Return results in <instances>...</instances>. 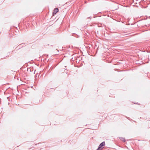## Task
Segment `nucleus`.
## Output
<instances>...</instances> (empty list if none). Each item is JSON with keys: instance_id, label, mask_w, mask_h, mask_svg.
<instances>
[{"instance_id": "nucleus-2", "label": "nucleus", "mask_w": 150, "mask_h": 150, "mask_svg": "<svg viewBox=\"0 0 150 150\" xmlns=\"http://www.w3.org/2000/svg\"><path fill=\"white\" fill-rule=\"evenodd\" d=\"M59 10L58 8H55L54 10L53 13L56 14L58 11Z\"/></svg>"}, {"instance_id": "nucleus-3", "label": "nucleus", "mask_w": 150, "mask_h": 150, "mask_svg": "<svg viewBox=\"0 0 150 150\" xmlns=\"http://www.w3.org/2000/svg\"><path fill=\"white\" fill-rule=\"evenodd\" d=\"M120 139L123 142H125V138L122 137H120Z\"/></svg>"}, {"instance_id": "nucleus-1", "label": "nucleus", "mask_w": 150, "mask_h": 150, "mask_svg": "<svg viewBox=\"0 0 150 150\" xmlns=\"http://www.w3.org/2000/svg\"><path fill=\"white\" fill-rule=\"evenodd\" d=\"M105 143L104 142L101 143L99 145L98 147L96 150H100L102 148V147L105 145Z\"/></svg>"}]
</instances>
